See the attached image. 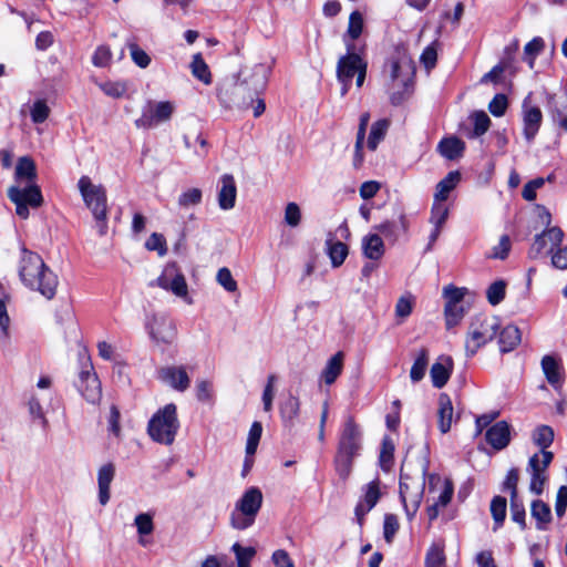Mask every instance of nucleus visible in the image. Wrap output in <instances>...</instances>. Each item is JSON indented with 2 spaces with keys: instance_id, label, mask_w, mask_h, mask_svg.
<instances>
[{
  "instance_id": "obj_9",
  "label": "nucleus",
  "mask_w": 567,
  "mask_h": 567,
  "mask_svg": "<svg viewBox=\"0 0 567 567\" xmlns=\"http://www.w3.org/2000/svg\"><path fill=\"white\" fill-rule=\"evenodd\" d=\"M178 429L179 422L176 414V405L169 403L152 416L148 422L147 432L153 441L171 445L175 440Z\"/></svg>"
},
{
  "instance_id": "obj_53",
  "label": "nucleus",
  "mask_w": 567,
  "mask_h": 567,
  "mask_svg": "<svg viewBox=\"0 0 567 567\" xmlns=\"http://www.w3.org/2000/svg\"><path fill=\"white\" fill-rule=\"evenodd\" d=\"M127 48L130 50L131 58L133 62L142 68L145 69L151 63V56L141 49L135 42H127Z\"/></svg>"
},
{
  "instance_id": "obj_21",
  "label": "nucleus",
  "mask_w": 567,
  "mask_h": 567,
  "mask_svg": "<svg viewBox=\"0 0 567 567\" xmlns=\"http://www.w3.org/2000/svg\"><path fill=\"white\" fill-rule=\"evenodd\" d=\"M218 206L223 210H230L235 207L237 197V186L233 175L224 174L219 178Z\"/></svg>"
},
{
  "instance_id": "obj_34",
  "label": "nucleus",
  "mask_w": 567,
  "mask_h": 567,
  "mask_svg": "<svg viewBox=\"0 0 567 567\" xmlns=\"http://www.w3.org/2000/svg\"><path fill=\"white\" fill-rule=\"evenodd\" d=\"M327 252L331 259L333 267H339L343 264L348 256V247L346 244L336 240L332 234H329L326 239Z\"/></svg>"
},
{
  "instance_id": "obj_44",
  "label": "nucleus",
  "mask_w": 567,
  "mask_h": 567,
  "mask_svg": "<svg viewBox=\"0 0 567 567\" xmlns=\"http://www.w3.org/2000/svg\"><path fill=\"white\" fill-rule=\"evenodd\" d=\"M465 315V309L462 305H445L444 316L447 329H452L460 324Z\"/></svg>"
},
{
  "instance_id": "obj_52",
  "label": "nucleus",
  "mask_w": 567,
  "mask_h": 567,
  "mask_svg": "<svg viewBox=\"0 0 567 567\" xmlns=\"http://www.w3.org/2000/svg\"><path fill=\"white\" fill-rule=\"evenodd\" d=\"M363 30V17L359 11H353L349 17V24L347 34L350 37L351 41L358 39Z\"/></svg>"
},
{
  "instance_id": "obj_2",
  "label": "nucleus",
  "mask_w": 567,
  "mask_h": 567,
  "mask_svg": "<svg viewBox=\"0 0 567 567\" xmlns=\"http://www.w3.org/2000/svg\"><path fill=\"white\" fill-rule=\"evenodd\" d=\"M18 274L27 288L40 292L49 300L55 296L58 277L37 252L24 247L21 249Z\"/></svg>"
},
{
  "instance_id": "obj_62",
  "label": "nucleus",
  "mask_w": 567,
  "mask_h": 567,
  "mask_svg": "<svg viewBox=\"0 0 567 567\" xmlns=\"http://www.w3.org/2000/svg\"><path fill=\"white\" fill-rule=\"evenodd\" d=\"M145 247L148 250H155L159 256H164L167 252L166 240L163 235L153 233L146 240Z\"/></svg>"
},
{
  "instance_id": "obj_51",
  "label": "nucleus",
  "mask_w": 567,
  "mask_h": 567,
  "mask_svg": "<svg viewBox=\"0 0 567 567\" xmlns=\"http://www.w3.org/2000/svg\"><path fill=\"white\" fill-rule=\"evenodd\" d=\"M216 281L227 292H236L238 290L237 281L234 279L230 270L227 267H223L217 271Z\"/></svg>"
},
{
  "instance_id": "obj_1",
  "label": "nucleus",
  "mask_w": 567,
  "mask_h": 567,
  "mask_svg": "<svg viewBox=\"0 0 567 567\" xmlns=\"http://www.w3.org/2000/svg\"><path fill=\"white\" fill-rule=\"evenodd\" d=\"M267 82V69L262 64L244 68L236 79L227 80L218 87L217 96L227 107H248Z\"/></svg>"
},
{
  "instance_id": "obj_47",
  "label": "nucleus",
  "mask_w": 567,
  "mask_h": 567,
  "mask_svg": "<svg viewBox=\"0 0 567 567\" xmlns=\"http://www.w3.org/2000/svg\"><path fill=\"white\" fill-rule=\"evenodd\" d=\"M449 217V208L444 203L435 202L433 203L431 209L430 223L433 227L443 228L446 219Z\"/></svg>"
},
{
  "instance_id": "obj_17",
  "label": "nucleus",
  "mask_w": 567,
  "mask_h": 567,
  "mask_svg": "<svg viewBox=\"0 0 567 567\" xmlns=\"http://www.w3.org/2000/svg\"><path fill=\"white\" fill-rule=\"evenodd\" d=\"M78 389L90 403L95 404L101 400V382L89 359L82 364L79 373Z\"/></svg>"
},
{
  "instance_id": "obj_55",
  "label": "nucleus",
  "mask_w": 567,
  "mask_h": 567,
  "mask_svg": "<svg viewBox=\"0 0 567 567\" xmlns=\"http://www.w3.org/2000/svg\"><path fill=\"white\" fill-rule=\"evenodd\" d=\"M544 45V40L538 37L534 38L525 45L524 53L528 60V64L530 68L534 66L535 58L542 52Z\"/></svg>"
},
{
  "instance_id": "obj_28",
  "label": "nucleus",
  "mask_w": 567,
  "mask_h": 567,
  "mask_svg": "<svg viewBox=\"0 0 567 567\" xmlns=\"http://www.w3.org/2000/svg\"><path fill=\"white\" fill-rule=\"evenodd\" d=\"M115 476V466L113 463H106L99 468L97 485L99 501L101 505H106L110 501V486Z\"/></svg>"
},
{
  "instance_id": "obj_54",
  "label": "nucleus",
  "mask_w": 567,
  "mask_h": 567,
  "mask_svg": "<svg viewBox=\"0 0 567 567\" xmlns=\"http://www.w3.org/2000/svg\"><path fill=\"white\" fill-rule=\"evenodd\" d=\"M202 202V190L199 188H188L178 197V205L183 208L196 206Z\"/></svg>"
},
{
  "instance_id": "obj_26",
  "label": "nucleus",
  "mask_w": 567,
  "mask_h": 567,
  "mask_svg": "<svg viewBox=\"0 0 567 567\" xmlns=\"http://www.w3.org/2000/svg\"><path fill=\"white\" fill-rule=\"evenodd\" d=\"M437 424L441 433H447L455 420L454 409L450 396L445 393H441L437 402Z\"/></svg>"
},
{
  "instance_id": "obj_59",
  "label": "nucleus",
  "mask_w": 567,
  "mask_h": 567,
  "mask_svg": "<svg viewBox=\"0 0 567 567\" xmlns=\"http://www.w3.org/2000/svg\"><path fill=\"white\" fill-rule=\"evenodd\" d=\"M100 89L109 96L118 99L123 96L127 90L124 82H104L99 84Z\"/></svg>"
},
{
  "instance_id": "obj_10",
  "label": "nucleus",
  "mask_w": 567,
  "mask_h": 567,
  "mask_svg": "<svg viewBox=\"0 0 567 567\" xmlns=\"http://www.w3.org/2000/svg\"><path fill=\"white\" fill-rule=\"evenodd\" d=\"M262 505V493L258 487L248 488L237 501L230 514L233 528L244 530L250 527Z\"/></svg>"
},
{
  "instance_id": "obj_48",
  "label": "nucleus",
  "mask_w": 567,
  "mask_h": 567,
  "mask_svg": "<svg viewBox=\"0 0 567 567\" xmlns=\"http://www.w3.org/2000/svg\"><path fill=\"white\" fill-rule=\"evenodd\" d=\"M262 433V426L260 422H254L248 433L247 444H246V454L247 456H252L258 447L260 437Z\"/></svg>"
},
{
  "instance_id": "obj_20",
  "label": "nucleus",
  "mask_w": 567,
  "mask_h": 567,
  "mask_svg": "<svg viewBox=\"0 0 567 567\" xmlns=\"http://www.w3.org/2000/svg\"><path fill=\"white\" fill-rule=\"evenodd\" d=\"M453 369V359L450 355H440L430 369V377L433 386L442 389L450 380Z\"/></svg>"
},
{
  "instance_id": "obj_29",
  "label": "nucleus",
  "mask_w": 567,
  "mask_h": 567,
  "mask_svg": "<svg viewBox=\"0 0 567 567\" xmlns=\"http://www.w3.org/2000/svg\"><path fill=\"white\" fill-rule=\"evenodd\" d=\"M134 526L138 535V544L143 547L148 545L147 537L151 536L155 529L154 514L150 512L140 513L134 518Z\"/></svg>"
},
{
  "instance_id": "obj_41",
  "label": "nucleus",
  "mask_w": 567,
  "mask_h": 567,
  "mask_svg": "<svg viewBox=\"0 0 567 567\" xmlns=\"http://www.w3.org/2000/svg\"><path fill=\"white\" fill-rule=\"evenodd\" d=\"M390 126V122L386 118H382L372 124L370 135L368 138V148L375 151L379 143L384 138Z\"/></svg>"
},
{
  "instance_id": "obj_57",
  "label": "nucleus",
  "mask_w": 567,
  "mask_h": 567,
  "mask_svg": "<svg viewBox=\"0 0 567 567\" xmlns=\"http://www.w3.org/2000/svg\"><path fill=\"white\" fill-rule=\"evenodd\" d=\"M50 115V107L43 100H38L31 107V118L33 123H43Z\"/></svg>"
},
{
  "instance_id": "obj_49",
  "label": "nucleus",
  "mask_w": 567,
  "mask_h": 567,
  "mask_svg": "<svg viewBox=\"0 0 567 567\" xmlns=\"http://www.w3.org/2000/svg\"><path fill=\"white\" fill-rule=\"evenodd\" d=\"M300 410V401L297 396L290 395L280 408V413L284 420H295Z\"/></svg>"
},
{
  "instance_id": "obj_16",
  "label": "nucleus",
  "mask_w": 567,
  "mask_h": 567,
  "mask_svg": "<svg viewBox=\"0 0 567 567\" xmlns=\"http://www.w3.org/2000/svg\"><path fill=\"white\" fill-rule=\"evenodd\" d=\"M424 491V483L412 480L409 475L401 474L400 495L409 519L416 514Z\"/></svg>"
},
{
  "instance_id": "obj_33",
  "label": "nucleus",
  "mask_w": 567,
  "mask_h": 567,
  "mask_svg": "<svg viewBox=\"0 0 567 567\" xmlns=\"http://www.w3.org/2000/svg\"><path fill=\"white\" fill-rule=\"evenodd\" d=\"M416 298L411 292L399 297L394 307V316L398 324H402L413 312Z\"/></svg>"
},
{
  "instance_id": "obj_7",
  "label": "nucleus",
  "mask_w": 567,
  "mask_h": 567,
  "mask_svg": "<svg viewBox=\"0 0 567 567\" xmlns=\"http://www.w3.org/2000/svg\"><path fill=\"white\" fill-rule=\"evenodd\" d=\"M78 189L85 206L91 210L97 223L99 234L101 236L105 235L109 210L105 187L101 184H94L89 176L83 175L78 182Z\"/></svg>"
},
{
  "instance_id": "obj_12",
  "label": "nucleus",
  "mask_w": 567,
  "mask_h": 567,
  "mask_svg": "<svg viewBox=\"0 0 567 567\" xmlns=\"http://www.w3.org/2000/svg\"><path fill=\"white\" fill-rule=\"evenodd\" d=\"M145 328L156 346H171L177 338L175 321L165 313H153L147 317Z\"/></svg>"
},
{
  "instance_id": "obj_11",
  "label": "nucleus",
  "mask_w": 567,
  "mask_h": 567,
  "mask_svg": "<svg viewBox=\"0 0 567 567\" xmlns=\"http://www.w3.org/2000/svg\"><path fill=\"white\" fill-rule=\"evenodd\" d=\"M151 286H157L172 292L177 298L183 299L187 305L193 303V299L188 293V285L185 276L174 262L166 265L157 279L151 282Z\"/></svg>"
},
{
  "instance_id": "obj_58",
  "label": "nucleus",
  "mask_w": 567,
  "mask_h": 567,
  "mask_svg": "<svg viewBox=\"0 0 567 567\" xmlns=\"http://www.w3.org/2000/svg\"><path fill=\"white\" fill-rule=\"evenodd\" d=\"M399 519L394 514H386L384 516L383 523V536L386 543H392L398 529H399Z\"/></svg>"
},
{
  "instance_id": "obj_60",
  "label": "nucleus",
  "mask_w": 567,
  "mask_h": 567,
  "mask_svg": "<svg viewBox=\"0 0 567 567\" xmlns=\"http://www.w3.org/2000/svg\"><path fill=\"white\" fill-rule=\"evenodd\" d=\"M277 381V378L275 374H270L267 378V384L264 389L262 393V403H264V410L266 412L271 411L272 409V401L275 398V383Z\"/></svg>"
},
{
  "instance_id": "obj_24",
  "label": "nucleus",
  "mask_w": 567,
  "mask_h": 567,
  "mask_svg": "<svg viewBox=\"0 0 567 567\" xmlns=\"http://www.w3.org/2000/svg\"><path fill=\"white\" fill-rule=\"evenodd\" d=\"M487 443L495 450L505 449L511 442V426L505 421H499L487 429L485 433Z\"/></svg>"
},
{
  "instance_id": "obj_35",
  "label": "nucleus",
  "mask_w": 567,
  "mask_h": 567,
  "mask_svg": "<svg viewBox=\"0 0 567 567\" xmlns=\"http://www.w3.org/2000/svg\"><path fill=\"white\" fill-rule=\"evenodd\" d=\"M461 181V174L457 171L450 172L439 184L434 194V200L444 203L449 194L457 186Z\"/></svg>"
},
{
  "instance_id": "obj_6",
  "label": "nucleus",
  "mask_w": 567,
  "mask_h": 567,
  "mask_svg": "<svg viewBox=\"0 0 567 567\" xmlns=\"http://www.w3.org/2000/svg\"><path fill=\"white\" fill-rule=\"evenodd\" d=\"M347 53L341 55L337 63V79L342 84L341 95L344 96L350 89L352 80L361 87L367 76L368 62L360 52L355 51L353 42H346Z\"/></svg>"
},
{
  "instance_id": "obj_27",
  "label": "nucleus",
  "mask_w": 567,
  "mask_h": 567,
  "mask_svg": "<svg viewBox=\"0 0 567 567\" xmlns=\"http://www.w3.org/2000/svg\"><path fill=\"white\" fill-rule=\"evenodd\" d=\"M14 177V186L27 187L29 185H35L34 179L37 177V171L34 162L27 156L19 158Z\"/></svg>"
},
{
  "instance_id": "obj_8",
  "label": "nucleus",
  "mask_w": 567,
  "mask_h": 567,
  "mask_svg": "<svg viewBox=\"0 0 567 567\" xmlns=\"http://www.w3.org/2000/svg\"><path fill=\"white\" fill-rule=\"evenodd\" d=\"M501 328V320L496 316L478 315L470 323L465 339V353L473 357L476 352L492 341Z\"/></svg>"
},
{
  "instance_id": "obj_61",
  "label": "nucleus",
  "mask_w": 567,
  "mask_h": 567,
  "mask_svg": "<svg viewBox=\"0 0 567 567\" xmlns=\"http://www.w3.org/2000/svg\"><path fill=\"white\" fill-rule=\"evenodd\" d=\"M464 288H457L453 285H449L443 289V296L446 299L445 305H462V300L465 296Z\"/></svg>"
},
{
  "instance_id": "obj_50",
  "label": "nucleus",
  "mask_w": 567,
  "mask_h": 567,
  "mask_svg": "<svg viewBox=\"0 0 567 567\" xmlns=\"http://www.w3.org/2000/svg\"><path fill=\"white\" fill-rule=\"evenodd\" d=\"M506 293V284L503 280L495 281L492 284L487 291L486 297L491 305L496 306L503 301Z\"/></svg>"
},
{
  "instance_id": "obj_32",
  "label": "nucleus",
  "mask_w": 567,
  "mask_h": 567,
  "mask_svg": "<svg viewBox=\"0 0 567 567\" xmlns=\"http://www.w3.org/2000/svg\"><path fill=\"white\" fill-rule=\"evenodd\" d=\"M440 154L447 159H456L463 155L465 143L454 136L443 138L437 146Z\"/></svg>"
},
{
  "instance_id": "obj_43",
  "label": "nucleus",
  "mask_w": 567,
  "mask_h": 567,
  "mask_svg": "<svg viewBox=\"0 0 567 567\" xmlns=\"http://www.w3.org/2000/svg\"><path fill=\"white\" fill-rule=\"evenodd\" d=\"M532 516L537 520V528L545 529L546 525L551 519L550 508L542 501H534L532 503Z\"/></svg>"
},
{
  "instance_id": "obj_18",
  "label": "nucleus",
  "mask_w": 567,
  "mask_h": 567,
  "mask_svg": "<svg viewBox=\"0 0 567 567\" xmlns=\"http://www.w3.org/2000/svg\"><path fill=\"white\" fill-rule=\"evenodd\" d=\"M530 96L532 94H528L522 105L523 134L527 142L535 138L543 121V113L538 106L532 103Z\"/></svg>"
},
{
  "instance_id": "obj_38",
  "label": "nucleus",
  "mask_w": 567,
  "mask_h": 567,
  "mask_svg": "<svg viewBox=\"0 0 567 567\" xmlns=\"http://www.w3.org/2000/svg\"><path fill=\"white\" fill-rule=\"evenodd\" d=\"M370 121V114L368 112L360 116V123L357 133V141L354 145V158L353 165L360 167L363 162V143L365 137L367 127Z\"/></svg>"
},
{
  "instance_id": "obj_31",
  "label": "nucleus",
  "mask_w": 567,
  "mask_h": 567,
  "mask_svg": "<svg viewBox=\"0 0 567 567\" xmlns=\"http://www.w3.org/2000/svg\"><path fill=\"white\" fill-rule=\"evenodd\" d=\"M344 353L338 351L327 362L321 372V378L327 385H331L338 379L343 370Z\"/></svg>"
},
{
  "instance_id": "obj_15",
  "label": "nucleus",
  "mask_w": 567,
  "mask_h": 567,
  "mask_svg": "<svg viewBox=\"0 0 567 567\" xmlns=\"http://www.w3.org/2000/svg\"><path fill=\"white\" fill-rule=\"evenodd\" d=\"M175 104L171 101L147 102L143 114L135 121L137 127L151 128L171 120Z\"/></svg>"
},
{
  "instance_id": "obj_45",
  "label": "nucleus",
  "mask_w": 567,
  "mask_h": 567,
  "mask_svg": "<svg viewBox=\"0 0 567 567\" xmlns=\"http://www.w3.org/2000/svg\"><path fill=\"white\" fill-rule=\"evenodd\" d=\"M231 550L235 554L238 567H250V561L256 555V549L254 547H244L240 544L235 543Z\"/></svg>"
},
{
  "instance_id": "obj_4",
  "label": "nucleus",
  "mask_w": 567,
  "mask_h": 567,
  "mask_svg": "<svg viewBox=\"0 0 567 567\" xmlns=\"http://www.w3.org/2000/svg\"><path fill=\"white\" fill-rule=\"evenodd\" d=\"M554 431L550 426L540 425L533 433V441L542 451L534 454L528 462V472L530 473L529 489L536 495L542 494L544 484L547 480L546 471L553 461V453L546 449L553 443Z\"/></svg>"
},
{
  "instance_id": "obj_46",
  "label": "nucleus",
  "mask_w": 567,
  "mask_h": 567,
  "mask_svg": "<svg viewBox=\"0 0 567 567\" xmlns=\"http://www.w3.org/2000/svg\"><path fill=\"white\" fill-rule=\"evenodd\" d=\"M506 498L502 496H495L491 502V513L495 522V528L502 526L506 517Z\"/></svg>"
},
{
  "instance_id": "obj_5",
  "label": "nucleus",
  "mask_w": 567,
  "mask_h": 567,
  "mask_svg": "<svg viewBox=\"0 0 567 567\" xmlns=\"http://www.w3.org/2000/svg\"><path fill=\"white\" fill-rule=\"evenodd\" d=\"M361 447V432L352 417L344 422L340 434L338 452L336 455V470L339 476L346 480L352 468L353 458Z\"/></svg>"
},
{
  "instance_id": "obj_40",
  "label": "nucleus",
  "mask_w": 567,
  "mask_h": 567,
  "mask_svg": "<svg viewBox=\"0 0 567 567\" xmlns=\"http://www.w3.org/2000/svg\"><path fill=\"white\" fill-rule=\"evenodd\" d=\"M394 442L390 436H384L379 455L380 467L384 472H390L394 463Z\"/></svg>"
},
{
  "instance_id": "obj_39",
  "label": "nucleus",
  "mask_w": 567,
  "mask_h": 567,
  "mask_svg": "<svg viewBox=\"0 0 567 567\" xmlns=\"http://www.w3.org/2000/svg\"><path fill=\"white\" fill-rule=\"evenodd\" d=\"M425 567H447L444 542L433 543L425 555Z\"/></svg>"
},
{
  "instance_id": "obj_23",
  "label": "nucleus",
  "mask_w": 567,
  "mask_h": 567,
  "mask_svg": "<svg viewBox=\"0 0 567 567\" xmlns=\"http://www.w3.org/2000/svg\"><path fill=\"white\" fill-rule=\"evenodd\" d=\"M380 496V482L374 480L367 485L363 501L360 502L355 507V516L360 525L362 524L365 514L377 505Z\"/></svg>"
},
{
  "instance_id": "obj_19",
  "label": "nucleus",
  "mask_w": 567,
  "mask_h": 567,
  "mask_svg": "<svg viewBox=\"0 0 567 567\" xmlns=\"http://www.w3.org/2000/svg\"><path fill=\"white\" fill-rule=\"evenodd\" d=\"M563 238L564 233L559 227L554 226L547 228L542 234L536 235L529 249V256L532 258H537L546 249H548L549 252H553L554 248L561 244Z\"/></svg>"
},
{
  "instance_id": "obj_13",
  "label": "nucleus",
  "mask_w": 567,
  "mask_h": 567,
  "mask_svg": "<svg viewBox=\"0 0 567 567\" xmlns=\"http://www.w3.org/2000/svg\"><path fill=\"white\" fill-rule=\"evenodd\" d=\"M427 489L432 495V504L427 506V516L430 520H434L440 513V509L445 507L453 495V484L437 474L427 475Z\"/></svg>"
},
{
  "instance_id": "obj_30",
  "label": "nucleus",
  "mask_w": 567,
  "mask_h": 567,
  "mask_svg": "<svg viewBox=\"0 0 567 567\" xmlns=\"http://www.w3.org/2000/svg\"><path fill=\"white\" fill-rule=\"evenodd\" d=\"M361 246L363 255L371 260L381 259L385 251L384 243L378 234L364 236Z\"/></svg>"
},
{
  "instance_id": "obj_37",
  "label": "nucleus",
  "mask_w": 567,
  "mask_h": 567,
  "mask_svg": "<svg viewBox=\"0 0 567 567\" xmlns=\"http://www.w3.org/2000/svg\"><path fill=\"white\" fill-rule=\"evenodd\" d=\"M430 352L426 348H421L415 354V360L410 370V379L413 383L420 382L427 370Z\"/></svg>"
},
{
  "instance_id": "obj_3",
  "label": "nucleus",
  "mask_w": 567,
  "mask_h": 567,
  "mask_svg": "<svg viewBox=\"0 0 567 567\" xmlns=\"http://www.w3.org/2000/svg\"><path fill=\"white\" fill-rule=\"evenodd\" d=\"M386 73L390 80L388 89L391 101L393 104H399L410 93L415 73L413 60L405 50H396L391 56Z\"/></svg>"
},
{
  "instance_id": "obj_14",
  "label": "nucleus",
  "mask_w": 567,
  "mask_h": 567,
  "mask_svg": "<svg viewBox=\"0 0 567 567\" xmlns=\"http://www.w3.org/2000/svg\"><path fill=\"white\" fill-rule=\"evenodd\" d=\"M9 199L16 204V213L23 219L29 217V208L41 206L43 198L39 186L29 185L27 187L11 186L8 189Z\"/></svg>"
},
{
  "instance_id": "obj_63",
  "label": "nucleus",
  "mask_w": 567,
  "mask_h": 567,
  "mask_svg": "<svg viewBox=\"0 0 567 567\" xmlns=\"http://www.w3.org/2000/svg\"><path fill=\"white\" fill-rule=\"evenodd\" d=\"M511 515L512 519L517 523L522 529L526 527L525 508L518 498L511 499Z\"/></svg>"
},
{
  "instance_id": "obj_36",
  "label": "nucleus",
  "mask_w": 567,
  "mask_h": 567,
  "mask_svg": "<svg viewBox=\"0 0 567 567\" xmlns=\"http://www.w3.org/2000/svg\"><path fill=\"white\" fill-rule=\"evenodd\" d=\"M499 349L502 352H509L520 343V331L516 326L508 324L499 332Z\"/></svg>"
},
{
  "instance_id": "obj_56",
  "label": "nucleus",
  "mask_w": 567,
  "mask_h": 567,
  "mask_svg": "<svg viewBox=\"0 0 567 567\" xmlns=\"http://www.w3.org/2000/svg\"><path fill=\"white\" fill-rule=\"evenodd\" d=\"M112 60V52L107 45H100L92 55V63L97 68H106Z\"/></svg>"
},
{
  "instance_id": "obj_25",
  "label": "nucleus",
  "mask_w": 567,
  "mask_h": 567,
  "mask_svg": "<svg viewBox=\"0 0 567 567\" xmlns=\"http://www.w3.org/2000/svg\"><path fill=\"white\" fill-rule=\"evenodd\" d=\"M542 369L548 383L555 389H559L564 382V368L560 359L545 355L542 359Z\"/></svg>"
},
{
  "instance_id": "obj_64",
  "label": "nucleus",
  "mask_w": 567,
  "mask_h": 567,
  "mask_svg": "<svg viewBox=\"0 0 567 567\" xmlns=\"http://www.w3.org/2000/svg\"><path fill=\"white\" fill-rule=\"evenodd\" d=\"M474 121V135L481 136L487 132L491 125V120L485 112H476L473 114Z\"/></svg>"
},
{
  "instance_id": "obj_42",
  "label": "nucleus",
  "mask_w": 567,
  "mask_h": 567,
  "mask_svg": "<svg viewBox=\"0 0 567 567\" xmlns=\"http://www.w3.org/2000/svg\"><path fill=\"white\" fill-rule=\"evenodd\" d=\"M192 74L202 81L204 84L208 85L212 83V74L208 65L204 61L200 53H197L193 56V61L190 63Z\"/></svg>"
},
{
  "instance_id": "obj_22",
  "label": "nucleus",
  "mask_w": 567,
  "mask_h": 567,
  "mask_svg": "<svg viewBox=\"0 0 567 567\" xmlns=\"http://www.w3.org/2000/svg\"><path fill=\"white\" fill-rule=\"evenodd\" d=\"M158 378L164 383L178 391H185L189 386V378L186 369L182 365L164 367L158 371Z\"/></svg>"
}]
</instances>
